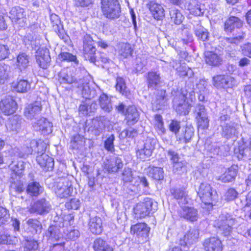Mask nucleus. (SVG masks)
<instances>
[{
  "label": "nucleus",
  "instance_id": "obj_44",
  "mask_svg": "<svg viewBox=\"0 0 251 251\" xmlns=\"http://www.w3.org/2000/svg\"><path fill=\"white\" fill-rule=\"evenodd\" d=\"M28 228L32 232L36 233L41 232L42 225L41 223L36 219H29L26 221Z\"/></svg>",
  "mask_w": 251,
  "mask_h": 251
},
{
  "label": "nucleus",
  "instance_id": "obj_10",
  "mask_svg": "<svg viewBox=\"0 0 251 251\" xmlns=\"http://www.w3.org/2000/svg\"><path fill=\"white\" fill-rule=\"evenodd\" d=\"M150 228L145 223H137L131 226L132 232L139 239V242L146 241Z\"/></svg>",
  "mask_w": 251,
  "mask_h": 251
},
{
  "label": "nucleus",
  "instance_id": "obj_48",
  "mask_svg": "<svg viewBox=\"0 0 251 251\" xmlns=\"http://www.w3.org/2000/svg\"><path fill=\"white\" fill-rule=\"evenodd\" d=\"M147 64V60L146 57H137L135 60L134 66L136 72H143Z\"/></svg>",
  "mask_w": 251,
  "mask_h": 251
},
{
  "label": "nucleus",
  "instance_id": "obj_58",
  "mask_svg": "<svg viewBox=\"0 0 251 251\" xmlns=\"http://www.w3.org/2000/svg\"><path fill=\"white\" fill-rule=\"evenodd\" d=\"M115 140V136L113 134L109 136L104 142L105 149L111 152H113L115 151L114 141Z\"/></svg>",
  "mask_w": 251,
  "mask_h": 251
},
{
  "label": "nucleus",
  "instance_id": "obj_21",
  "mask_svg": "<svg viewBox=\"0 0 251 251\" xmlns=\"http://www.w3.org/2000/svg\"><path fill=\"white\" fill-rule=\"evenodd\" d=\"M204 59L205 63L212 67H218L223 62V58L220 54L212 51L206 50L204 51Z\"/></svg>",
  "mask_w": 251,
  "mask_h": 251
},
{
  "label": "nucleus",
  "instance_id": "obj_22",
  "mask_svg": "<svg viewBox=\"0 0 251 251\" xmlns=\"http://www.w3.org/2000/svg\"><path fill=\"white\" fill-rule=\"evenodd\" d=\"M88 226L90 232L94 234H100L102 231V222L101 219L99 217H90Z\"/></svg>",
  "mask_w": 251,
  "mask_h": 251
},
{
  "label": "nucleus",
  "instance_id": "obj_11",
  "mask_svg": "<svg viewBox=\"0 0 251 251\" xmlns=\"http://www.w3.org/2000/svg\"><path fill=\"white\" fill-rule=\"evenodd\" d=\"M51 209L50 202L45 199H41L35 202L29 208L30 213H37L39 215H43L49 213Z\"/></svg>",
  "mask_w": 251,
  "mask_h": 251
},
{
  "label": "nucleus",
  "instance_id": "obj_32",
  "mask_svg": "<svg viewBox=\"0 0 251 251\" xmlns=\"http://www.w3.org/2000/svg\"><path fill=\"white\" fill-rule=\"evenodd\" d=\"M172 196L178 201L179 204L187 203V195L185 191L180 188H172L170 189Z\"/></svg>",
  "mask_w": 251,
  "mask_h": 251
},
{
  "label": "nucleus",
  "instance_id": "obj_18",
  "mask_svg": "<svg viewBox=\"0 0 251 251\" xmlns=\"http://www.w3.org/2000/svg\"><path fill=\"white\" fill-rule=\"evenodd\" d=\"M203 246L205 251H222L221 241L217 237H212L204 240Z\"/></svg>",
  "mask_w": 251,
  "mask_h": 251
},
{
  "label": "nucleus",
  "instance_id": "obj_47",
  "mask_svg": "<svg viewBox=\"0 0 251 251\" xmlns=\"http://www.w3.org/2000/svg\"><path fill=\"white\" fill-rule=\"evenodd\" d=\"M9 167L13 172L12 174H16L17 175L20 176H21L22 175V171L25 168L24 162L22 161H12L9 165Z\"/></svg>",
  "mask_w": 251,
  "mask_h": 251
},
{
  "label": "nucleus",
  "instance_id": "obj_8",
  "mask_svg": "<svg viewBox=\"0 0 251 251\" xmlns=\"http://www.w3.org/2000/svg\"><path fill=\"white\" fill-rule=\"evenodd\" d=\"M106 119V117L103 116L96 117L90 123H86L84 127L85 132L87 131L96 136L100 135L105 128Z\"/></svg>",
  "mask_w": 251,
  "mask_h": 251
},
{
  "label": "nucleus",
  "instance_id": "obj_23",
  "mask_svg": "<svg viewBox=\"0 0 251 251\" xmlns=\"http://www.w3.org/2000/svg\"><path fill=\"white\" fill-rule=\"evenodd\" d=\"M36 161L38 164L43 168L46 171H51L54 167L53 159L46 153L37 155Z\"/></svg>",
  "mask_w": 251,
  "mask_h": 251
},
{
  "label": "nucleus",
  "instance_id": "obj_37",
  "mask_svg": "<svg viewBox=\"0 0 251 251\" xmlns=\"http://www.w3.org/2000/svg\"><path fill=\"white\" fill-rule=\"evenodd\" d=\"M99 104L100 108L105 112L109 113L112 109L111 100L105 94H101L99 97Z\"/></svg>",
  "mask_w": 251,
  "mask_h": 251
},
{
  "label": "nucleus",
  "instance_id": "obj_13",
  "mask_svg": "<svg viewBox=\"0 0 251 251\" xmlns=\"http://www.w3.org/2000/svg\"><path fill=\"white\" fill-rule=\"evenodd\" d=\"M42 105L40 101H36L28 105L25 109L24 115L29 120L36 119L40 114Z\"/></svg>",
  "mask_w": 251,
  "mask_h": 251
},
{
  "label": "nucleus",
  "instance_id": "obj_4",
  "mask_svg": "<svg viewBox=\"0 0 251 251\" xmlns=\"http://www.w3.org/2000/svg\"><path fill=\"white\" fill-rule=\"evenodd\" d=\"M101 10L107 18L114 19L120 17L121 7L118 0H101Z\"/></svg>",
  "mask_w": 251,
  "mask_h": 251
},
{
  "label": "nucleus",
  "instance_id": "obj_57",
  "mask_svg": "<svg viewBox=\"0 0 251 251\" xmlns=\"http://www.w3.org/2000/svg\"><path fill=\"white\" fill-rule=\"evenodd\" d=\"M194 114L196 115V119L207 116L204 106L201 104H197L196 106Z\"/></svg>",
  "mask_w": 251,
  "mask_h": 251
},
{
  "label": "nucleus",
  "instance_id": "obj_20",
  "mask_svg": "<svg viewBox=\"0 0 251 251\" xmlns=\"http://www.w3.org/2000/svg\"><path fill=\"white\" fill-rule=\"evenodd\" d=\"M213 81L218 89L227 88L232 85L233 78L228 75H217L213 77Z\"/></svg>",
  "mask_w": 251,
  "mask_h": 251
},
{
  "label": "nucleus",
  "instance_id": "obj_63",
  "mask_svg": "<svg viewBox=\"0 0 251 251\" xmlns=\"http://www.w3.org/2000/svg\"><path fill=\"white\" fill-rule=\"evenodd\" d=\"M126 187V192L128 193L130 192L136 193L139 190V185L137 182H134V181L125 183L124 185Z\"/></svg>",
  "mask_w": 251,
  "mask_h": 251
},
{
  "label": "nucleus",
  "instance_id": "obj_64",
  "mask_svg": "<svg viewBox=\"0 0 251 251\" xmlns=\"http://www.w3.org/2000/svg\"><path fill=\"white\" fill-rule=\"evenodd\" d=\"M38 248V243L34 240H27L25 243V251H35Z\"/></svg>",
  "mask_w": 251,
  "mask_h": 251
},
{
  "label": "nucleus",
  "instance_id": "obj_2",
  "mask_svg": "<svg viewBox=\"0 0 251 251\" xmlns=\"http://www.w3.org/2000/svg\"><path fill=\"white\" fill-rule=\"evenodd\" d=\"M194 92L190 89L188 91L186 87L181 89L179 96H176L174 100V106L176 112L179 115H187L190 110L189 99H192Z\"/></svg>",
  "mask_w": 251,
  "mask_h": 251
},
{
  "label": "nucleus",
  "instance_id": "obj_29",
  "mask_svg": "<svg viewBox=\"0 0 251 251\" xmlns=\"http://www.w3.org/2000/svg\"><path fill=\"white\" fill-rule=\"evenodd\" d=\"M149 7L154 19L159 20L164 17V10L160 4L151 1L149 4Z\"/></svg>",
  "mask_w": 251,
  "mask_h": 251
},
{
  "label": "nucleus",
  "instance_id": "obj_5",
  "mask_svg": "<svg viewBox=\"0 0 251 251\" xmlns=\"http://www.w3.org/2000/svg\"><path fill=\"white\" fill-rule=\"evenodd\" d=\"M235 220L228 214H222L220 216L215 226L217 232L224 236H229L232 231V226Z\"/></svg>",
  "mask_w": 251,
  "mask_h": 251
},
{
  "label": "nucleus",
  "instance_id": "obj_36",
  "mask_svg": "<svg viewBox=\"0 0 251 251\" xmlns=\"http://www.w3.org/2000/svg\"><path fill=\"white\" fill-rule=\"evenodd\" d=\"M93 247L95 251H113V248L100 238L95 239Z\"/></svg>",
  "mask_w": 251,
  "mask_h": 251
},
{
  "label": "nucleus",
  "instance_id": "obj_17",
  "mask_svg": "<svg viewBox=\"0 0 251 251\" xmlns=\"http://www.w3.org/2000/svg\"><path fill=\"white\" fill-rule=\"evenodd\" d=\"M123 167L121 158L119 157H113L107 160L104 163V168L109 173L118 172Z\"/></svg>",
  "mask_w": 251,
  "mask_h": 251
},
{
  "label": "nucleus",
  "instance_id": "obj_41",
  "mask_svg": "<svg viewBox=\"0 0 251 251\" xmlns=\"http://www.w3.org/2000/svg\"><path fill=\"white\" fill-rule=\"evenodd\" d=\"M236 166H232L221 176L220 179L222 182L226 183L233 181L237 175Z\"/></svg>",
  "mask_w": 251,
  "mask_h": 251
},
{
  "label": "nucleus",
  "instance_id": "obj_62",
  "mask_svg": "<svg viewBox=\"0 0 251 251\" xmlns=\"http://www.w3.org/2000/svg\"><path fill=\"white\" fill-rule=\"evenodd\" d=\"M178 75L181 77L188 76V77H191L193 73L192 70L187 67H180L178 70Z\"/></svg>",
  "mask_w": 251,
  "mask_h": 251
},
{
  "label": "nucleus",
  "instance_id": "obj_43",
  "mask_svg": "<svg viewBox=\"0 0 251 251\" xmlns=\"http://www.w3.org/2000/svg\"><path fill=\"white\" fill-rule=\"evenodd\" d=\"M43 191V188L37 182H32L28 184L26 192L32 196H37Z\"/></svg>",
  "mask_w": 251,
  "mask_h": 251
},
{
  "label": "nucleus",
  "instance_id": "obj_52",
  "mask_svg": "<svg viewBox=\"0 0 251 251\" xmlns=\"http://www.w3.org/2000/svg\"><path fill=\"white\" fill-rule=\"evenodd\" d=\"M116 89L122 95H126L127 93V88L125 81L122 77H118L116 80Z\"/></svg>",
  "mask_w": 251,
  "mask_h": 251
},
{
  "label": "nucleus",
  "instance_id": "obj_7",
  "mask_svg": "<svg viewBox=\"0 0 251 251\" xmlns=\"http://www.w3.org/2000/svg\"><path fill=\"white\" fill-rule=\"evenodd\" d=\"M157 140L152 137H148L142 145L138 146L136 156L142 160H145L152 154L155 149Z\"/></svg>",
  "mask_w": 251,
  "mask_h": 251
},
{
  "label": "nucleus",
  "instance_id": "obj_12",
  "mask_svg": "<svg viewBox=\"0 0 251 251\" xmlns=\"http://www.w3.org/2000/svg\"><path fill=\"white\" fill-rule=\"evenodd\" d=\"M72 191L73 188L67 179H61L56 183L55 192L56 195L60 198L70 196Z\"/></svg>",
  "mask_w": 251,
  "mask_h": 251
},
{
  "label": "nucleus",
  "instance_id": "obj_33",
  "mask_svg": "<svg viewBox=\"0 0 251 251\" xmlns=\"http://www.w3.org/2000/svg\"><path fill=\"white\" fill-rule=\"evenodd\" d=\"M22 119L18 115H15L10 118L6 125L7 130L10 131H18L20 128Z\"/></svg>",
  "mask_w": 251,
  "mask_h": 251
},
{
  "label": "nucleus",
  "instance_id": "obj_51",
  "mask_svg": "<svg viewBox=\"0 0 251 251\" xmlns=\"http://www.w3.org/2000/svg\"><path fill=\"white\" fill-rule=\"evenodd\" d=\"M58 57L61 61L73 62L75 64H77L78 63L76 56L69 52H61L59 54Z\"/></svg>",
  "mask_w": 251,
  "mask_h": 251
},
{
  "label": "nucleus",
  "instance_id": "obj_25",
  "mask_svg": "<svg viewBox=\"0 0 251 251\" xmlns=\"http://www.w3.org/2000/svg\"><path fill=\"white\" fill-rule=\"evenodd\" d=\"M9 18L13 22L20 23L23 22L25 17V10L18 6L13 7L9 12Z\"/></svg>",
  "mask_w": 251,
  "mask_h": 251
},
{
  "label": "nucleus",
  "instance_id": "obj_35",
  "mask_svg": "<svg viewBox=\"0 0 251 251\" xmlns=\"http://www.w3.org/2000/svg\"><path fill=\"white\" fill-rule=\"evenodd\" d=\"M29 56L25 53H20L17 57L16 65L20 71L22 73L28 67Z\"/></svg>",
  "mask_w": 251,
  "mask_h": 251
},
{
  "label": "nucleus",
  "instance_id": "obj_16",
  "mask_svg": "<svg viewBox=\"0 0 251 251\" xmlns=\"http://www.w3.org/2000/svg\"><path fill=\"white\" fill-rule=\"evenodd\" d=\"M36 61L39 66L43 69H46L50 61L49 51L46 48H40L36 51Z\"/></svg>",
  "mask_w": 251,
  "mask_h": 251
},
{
  "label": "nucleus",
  "instance_id": "obj_27",
  "mask_svg": "<svg viewBox=\"0 0 251 251\" xmlns=\"http://www.w3.org/2000/svg\"><path fill=\"white\" fill-rule=\"evenodd\" d=\"M243 22L238 17L230 16L225 23L224 29L226 32H232L234 28H240L243 26Z\"/></svg>",
  "mask_w": 251,
  "mask_h": 251
},
{
  "label": "nucleus",
  "instance_id": "obj_42",
  "mask_svg": "<svg viewBox=\"0 0 251 251\" xmlns=\"http://www.w3.org/2000/svg\"><path fill=\"white\" fill-rule=\"evenodd\" d=\"M11 67L9 65L0 63V84H4L10 77Z\"/></svg>",
  "mask_w": 251,
  "mask_h": 251
},
{
  "label": "nucleus",
  "instance_id": "obj_14",
  "mask_svg": "<svg viewBox=\"0 0 251 251\" xmlns=\"http://www.w3.org/2000/svg\"><path fill=\"white\" fill-rule=\"evenodd\" d=\"M34 129L36 131H40L44 135L52 132V125L47 119L41 117L32 124Z\"/></svg>",
  "mask_w": 251,
  "mask_h": 251
},
{
  "label": "nucleus",
  "instance_id": "obj_6",
  "mask_svg": "<svg viewBox=\"0 0 251 251\" xmlns=\"http://www.w3.org/2000/svg\"><path fill=\"white\" fill-rule=\"evenodd\" d=\"M156 203L149 198H145L142 202H139L134 208V213L138 218H145L148 216L152 210H155Z\"/></svg>",
  "mask_w": 251,
  "mask_h": 251
},
{
  "label": "nucleus",
  "instance_id": "obj_53",
  "mask_svg": "<svg viewBox=\"0 0 251 251\" xmlns=\"http://www.w3.org/2000/svg\"><path fill=\"white\" fill-rule=\"evenodd\" d=\"M166 91L163 89L157 90L155 95V100L154 103L157 105H162L164 103L165 98Z\"/></svg>",
  "mask_w": 251,
  "mask_h": 251
},
{
  "label": "nucleus",
  "instance_id": "obj_61",
  "mask_svg": "<svg viewBox=\"0 0 251 251\" xmlns=\"http://www.w3.org/2000/svg\"><path fill=\"white\" fill-rule=\"evenodd\" d=\"M79 232L77 229L70 227L66 233V238L70 240H75L79 236Z\"/></svg>",
  "mask_w": 251,
  "mask_h": 251
},
{
  "label": "nucleus",
  "instance_id": "obj_31",
  "mask_svg": "<svg viewBox=\"0 0 251 251\" xmlns=\"http://www.w3.org/2000/svg\"><path fill=\"white\" fill-rule=\"evenodd\" d=\"M160 74L155 72H150L147 76V82L149 88L155 89L160 83Z\"/></svg>",
  "mask_w": 251,
  "mask_h": 251
},
{
  "label": "nucleus",
  "instance_id": "obj_15",
  "mask_svg": "<svg viewBox=\"0 0 251 251\" xmlns=\"http://www.w3.org/2000/svg\"><path fill=\"white\" fill-rule=\"evenodd\" d=\"M17 109V103L11 97L2 99L0 102V109L5 115L13 114Z\"/></svg>",
  "mask_w": 251,
  "mask_h": 251
},
{
  "label": "nucleus",
  "instance_id": "obj_55",
  "mask_svg": "<svg viewBox=\"0 0 251 251\" xmlns=\"http://www.w3.org/2000/svg\"><path fill=\"white\" fill-rule=\"evenodd\" d=\"M10 219V215L8 210L0 206V226L5 224Z\"/></svg>",
  "mask_w": 251,
  "mask_h": 251
},
{
  "label": "nucleus",
  "instance_id": "obj_9",
  "mask_svg": "<svg viewBox=\"0 0 251 251\" xmlns=\"http://www.w3.org/2000/svg\"><path fill=\"white\" fill-rule=\"evenodd\" d=\"M94 40L89 34H85L83 38V51L86 60L92 63L96 61L95 55L96 48L94 46Z\"/></svg>",
  "mask_w": 251,
  "mask_h": 251
},
{
  "label": "nucleus",
  "instance_id": "obj_60",
  "mask_svg": "<svg viewBox=\"0 0 251 251\" xmlns=\"http://www.w3.org/2000/svg\"><path fill=\"white\" fill-rule=\"evenodd\" d=\"M197 121L198 128L201 129H207L209 126V120L208 116H206L202 118H199L196 119Z\"/></svg>",
  "mask_w": 251,
  "mask_h": 251
},
{
  "label": "nucleus",
  "instance_id": "obj_50",
  "mask_svg": "<svg viewBox=\"0 0 251 251\" xmlns=\"http://www.w3.org/2000/svg\"><path fill=\"white\" fill-rule=\"evenodd\" d=\"M31 145H33L34 147H36L37 155H41L45 153L46 148L47 147V144L41 140L37 141L33 140L31 141Z\"/></svg>",
  "mask_w": 251,
  "mask_h": 251
},
{
  "label": "nucleus",
  "instance_id": "obj_45",
  "mask_svg": "<svg viewBox=\"0 0 251 251\" xmlns=\"http://www.w3.org/2000/svg\"><path fill=\"white\" fill-rule=\"evenodd\" d=\"M149 175L153 179L157 180L164 178V171L163 168L157 167H150Z\"/></svg>",
  "mask_w": 251,
  "mask_h": 251
},
{
  "label": "nucleus",
  "instance_id": "obj_54",
  "mask_svg": "<svg viewBox=\"0 0 251 251\" xmlns=\"http://www.w3.org/2000/svg\"><path fill=\"white\" fill-rule=\"evenodd\" d=\"M135 177L133 176L131 169L129 168H125L122 173V180L125 183L132 182Z\"/></svg>",
  "mask_w": 251,
  "mask_h": 251
},
{
  "label": "nucleus",
  "instance_id": "obj_46",
  "mask_svg": "<svg viewBox=\"0 0 251 251\" xmlns=\"http://www.w3.org/2000/svg\"><path fill=\"white\" fill-rule=\"evenodd\" d=\"M194 135V129L190 127H186L182 130L181 135H179L177 138L180 141H183L185 143L188 142Z\"/></svg>",
  "mask_w": 251,
  "mask_h": 251
},
{
  "label": "nucleus",
  "instance_id": "obj_59",
  "mask_svg": "<svg viewBox=\"0 0 251 251\" xmlns=\"http://www.w3.org/2000/svg\"><path fill=\"white\" fill-rule=\"evenodd\" d=\"M186 162L184 161H179L173 164L174 173L180 174L185 171Z\"/></svg>",
  "mask_w": 251,
  "mask_h": 251
},
{
  "label": "nucleus",
  "instance_id": "obj_56",
  "mask_svg": "<svg viewBox=\"0 0 251 251\" xmlns=\"http://www.w3.org/2000/svg\"><path fill=\"white\" fill-rule=\"evenodd\" d=\"M180 127V122L176 120H171L169 125L170 130L174 133L176 136V137L178 136Z\"/></svg>",
  "mask_w": 251,
  "mask_h": 251
},
{
  "label": "nucleus",
  "instance_id": "obj_49",
  "mask_svg": "<svg viewBox=\"0 0 251 251\" xmlns=\"http://www.w3.org/2000/svg\"><path fill=\"white\" fill-rule=\"evenodd\" d=\"M132 49L131 45L127 43H123L120 45L119 54L124 58H127L132 54Z\"/></svg>",
  "mask_w": 251,
  "mask_h": 251
},
{
  "label": "nucleus",
  "instance_id": "obj_1",
  "mask_svg": "<svg viewBox=\"0 0 251 251\" xmlns=\"http://www.w3.org/2000/svg\"><path fill=\"white\" fill-rule=\"evenodd\" d=\"M59 80L61 83H74L75 87L81 89L83 97L86 99H92L95 97V91L90 90L88 82L84 81V79L77 80L71 72H68L66 70H63L60 72Z\"/></svg>",
  "mask_w": 251,
  "mask_h": 251
},
{
  "label": "nucleus",
  "instance_id": "obj_26",
  "mask_svg": "<svg viewBox=\"0 0 251 251\" xmlns=\"http://www.w3.org/2000/svg\"><path fill=\"white\" fill-rule=\"evenodd\" d=\"M125 115L129 126L136 124L139 119V113L134 106H129L126 109Z\"/></svg>",
  "mask_w": 251,
  "mask_h": 251
},
{
  "label": "nucleus",
  "instance_id": "obj_24",
  "mask_svg": "<svg viewBox=\"0 0 251 251\" xmlns=\"http://www.w3.org/2000/svg\"><path fill=\"white\" fill-rule=\"evenodd\" d=\"M179 215L181 217L191 222L196 221L199 218L197 210L194 207L188 206L183 207L179 211Z\"/></svg>",
  "mask_w": 251,
  "mask_h": 251
},
{
  "label": "nucleus",
  "instance_id": "obj_38",
  "mask_svg": "<svg viewBox=\"0 0 251 251\" xmlns=\"http://www.w3.org/2000/svg\"><path fill=\"white\" fill-rule=\"evenodd\" d=\"M199 232L196 228L190 229L187 233L184 235V242L185 245L186 244H193L196 243L199 238Z\"/></svg>",
  "mask_w": 251,
  "mask_h": 251
},
{
  "label": "nucleus",
  "instance_id": "obj_40",
  "mask_svg": "<svg viewBox=\"0 0 251 251\" xmlns=\"http://www.w3.org/2000/svg\"><path fill=\"white\" fill-rule=\"evenodd\" d=\"M222 135L226 139L232 138L237 136V129L233 124H227L223 126Z\"/></svg>",
  "mask_w": 251,
  "mask_h": 251
},
{
  "label": "nucleus",
  "instance_id": "obj_3",
  "mask_svg": "<svg viewBox=\"0 0 251 251\" xmlns=\"http://www.w3.org/2000/svg\"><path fill=\"white\" fill-rule=\"evenodd\" d=\"M197 193L203 203L210 205L211 206L218 200L216 191L207 183H201L200 184Z\"/></svg>",
  "mask_w": 251,
  "mask_h": 251
},
{
  "label": "nucleus",
  "instance_id": "obj_34",
  "mask_svg": "<svg viewBox=\"0 0 251 251\" xmlns=\"http://www.w3.org/2000/svg\"><path fill=\"white\" fill-rule=\"evenodd\" d=\"M31 82L27 79H20L13 86L15 90L19 93H25L31 89Z\"/></svg>",
  "mask_w": 251,
  "mask_h": 251
},
{
  "label": "nucleus",
  "instance_id": "obj_39",
  "mask_svg": "<svg viewBox=\"0 0 251 251\" xmlns=\"http://www.w3.org/2000/svg\"><path fill=\"white\" fill-rule=\"evenodd\" d=\"M169 14L171 21L176 25L181 24L184 19L181 12L175 7L169 9Z\"/></svg>",
  "mask_w": 251,
  "mask_h": 251
},
{
  "label": "nucleus",
  "instance_id": "obj_30",
  "mask_svg": "<svg viewBox=\"0 0 251 251\" xmlns=\"http://www.w3.org/2000/svg\"><path fill=\"white\" fill-rule=\"evenodd\" d=\"M194 31L198 39L202 41H206L209 39V32L207 29L201 25L200 22H198L194 25Z\"/></svg>",
  "mask_w": 251,
  "mask_h": 251
},
{
  "label": "nucleus",
  "instance_id": "obj_19",
  "mask_svg": "<svg viewBox=\"0 0 251 251\" xmlns=\"http://www.w3.org/2000/svg\"><path fill=\"white\" fill-rule=\"evenodd\" d=\"M21 178V176H18L16 174H11L10 178V191L11 193L20 194L24 191L25 187Z\"/></svg>",
  "mask_w": 251,
  "mask_h": 251
},
{
  "label": "nucleus",
  "instance_id": "obj_28",
  "mask_svg": "<svg viewBox=\"0 0 251 251\" xmlns=\"http://www.w3.org/2000/svg\"><path fill=\"white\" fill-rule=\"evenodd\" d=\"M61 228L58 226H50L48 230L47 235L49 239L52 242L58 241L63 238V235L60 231Z\"/></svg>",
  "mask_w": 251,
  "mask_h": 251
}]
</instances>
